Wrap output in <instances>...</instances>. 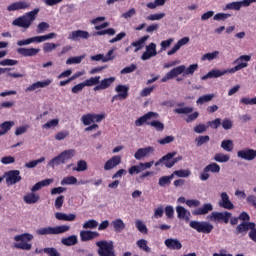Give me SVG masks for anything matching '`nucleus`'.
<instances>
[{
  "label": "nucleus",
  "mask_w": 256,
  "mask_h": 256,
  "mask_svg": "<svg viewBox=\"0 0 256 256\" xmlns=\"http://www.w3.org/2000/svg\"><path fill=\"white\" fill-rule=\"evenodd\" d=\"M62 245H65L66 247H73V245H77L78 240L76 235H71L66 238L61 239Z\"/></svg>",
  "instance_id": "34"
},
{
  "label": "nucleus",
  "mask_w": 256,
  "mask_h": 256,
  "mask_svg": "<svg viewBox=\"0 0 256 256\" xmlns=\"http://www.w3.org/2000/svg\"><path fill=\"white\" fill-rule=\"evenodd\" d=\"M99 256H117L115 255V248L113 242H107L105 240L96 242Z\"/></svg>",
  "instance_id": "8"
},
{
  "label": "nucleus",
  "mask_w": 256,
  "mask_h": 256,
  "mask_svg": "<svg viewBox=\"0 0 256 256\" xmlns=\"http://www.w3.org/2000/svg\"><path fill=\"white\" fill-rule=\"evenodd\" d=\"M91 61H102V63H107V61H111L113 57L105 58L103 54H97L90 57Z\"/></svg>",
  "instance_id": "57"
},
{
  "label": "nucleus",
  "mask_w": 256,
  "mask_h": 256,
  "mask_svg": "<svg viewBox=\"0 0 256 256\" xmlns=\"http://www.w3.org/2000/svg\"><path fill=\"white\" fill-rule=\"evenodd\" d=\"M182 73H185V65H180L176 68H173L162 78L161 81L162 83H167V81L175 79V77H178V75H181Z\"/></svg>",
  "instance_id": "15"
},
{
  "label": "nucleus",
  "mask_w": 256,
  "mask_h": 256,
  "mask_svg": "<svg viewBox=\"0 0 256 256\" xmlns=\"http://www.w3.org/2000/svg\"><path fill=\"white\" fill-rule=\"evenodd\" d=\"M189 226L192 229H195V231H197L198 233H205L206 235H209V233L213 231V224L205 221H191L189 223Z\"/></svg>",
  "instance_id": "9"
},
{
  "label": "nucleus",
  "mask_w": 256,
  "mask_h": 256,
  "mask_svg": "<svg viewBox=\"0 0 256 256\" xmlns=\"http://www.w3.org/2000/svg\"><path fill=\"white\" fill-rule=\"evenodd\" d=\"M77 184V178L74 176L64 177L61 181V185H75Z\"/></svg>",
  "instance_id": "54"
},
{
  "label": "nucleus",
  "mask_w": 256,
  "mask_h": 256,
  "mask_svg": "<svg viewBox=\"0 0 256 256\" xmlns=\"http://www.w3.org/2000/svg\"><path fill=\"white\" fill-rule=\"evenodd\" d=\"M199 69V64H191L188 68H185L184 75H193Z\"/></svg>",
  "instance_id": "60"
},
{
  "label": "nucleus",
  "mask_w": 256,
  "mask_h": 256,
  "mask_svg": "<svg viewBox=\"0 0 256 256\" xmlns=\"http://www.w3.org/2000/svg\"><path fill=\"white\" fill-rule=\"evenodd\" d=\"M171 179H173V174H171L170 176H162L159 178L158 185H160V187H165V185H170Z\"/></svg>",
  "instance_id": "50"
},
{
  "label": "nucleus",
  "mask_w": 256,
  "mask_h": 256,
  "mask_svg": "<svg viewBox=\"0 0 256 256\" xmlns=\"http://www.w3.org/2000/svg\"><path fill=\"white\" fill-rule=\"evenodd\" d=\"M255 222H242L236 227L235 235H246Z\"/></svg>",
  "instance_id": "24"
},
{
  "label": "nucleus",
  "mask_w": 256,
  "mask_h": 256,
  "mask_svg": "<svg viewBox=\"0 0 256 256\" xmlns=\"http://www.w3.org/2000/svg\"><path fill=\"white\" fill-rule=\"evenodd\" d=\"M231 212H212L211 215L208 216V219L210 221L218 222V223H229V220L231 219Z\"/></svg>",
  "instance_id": "10"
},
{
  "label": "nucleus",
  "mask_w": 256,
  "mask_h": 256,
  "mask_svg": "<svg viewBox=\"0 0 256 256\" xmlns=\"http://www.w3.org/2000/svg\"><path fill=\"white\" fill-rule=\"evenodd\" d=\"M96 237H99V232H93L90 230H82L80 232V238L83 242L93 241V239H96Z\"/></svg>",
  "instance_id": "27"
},
{
  "label": "nucleus",
  "mask_w": 256,
  "mask_h": 256,
  "mask_svg": "<svg viewBox=\"0 0 256 256\" xmlns=\"http://www.w3.org/2000/svg\"><path fill=\"white\" fill-rule=\"evenodd\" d=\"M210 140H211V138L207 135L198 136L195 138V143H196L197 147H201L202 145H205V143H209Z\"/></svg>",
  "instance_id": "45"
},
{
  "label": "nucleus",
  "mask_w": 256,
  "mask_h": 256,
  "mask_svg": "<svg viewBox=\"0 0 256 256\" xmlns=\"http://www.w3.org/2000/svg\"><path fill=\"white\" fill-rule=\"evenodd\" d=\"M15 249H21L22 251H31L32 245L29 244V241H33V235L29 233H24L20 235H16L14 237Z\"/></svg>",
  "instance_id": "5"
},
{
  "label": "nucleus",
  "mask_w": 256,
  "mask_h": 256,
  "mask_svg": "<svg viewBox=\"0 0 256 256\" xmlns=\"http://www.w3.org/2000/svg\"><path fill=\"white\" fill-rule=\"evenodd\" d=\"M213 210V204L211 203H206L203 204L202 207L194 210L192 213L193 215H207V213H209V211Z\"/></svg>",
  "instance_id": "31"
},
{
  "label": "nucleus",
  "mask_w": 256,
  "mask_h": 256,
  "mask_svg": "<svg viewBox=\"0 0 256 256\" xmlns=\"http://www.w3.org/2000/svg\"><path fill=\"white\" fill-rule=\"evenodd\" d=\"M40 51L39 48H18L17 54L22 57H35Z\"/></svg>",
  "instance_id": "23"
},
{
  "label": "nucleus",
  "mask_w": 256,
  "mask_h": 256,
  "mask_svg": "<svg viewBox=\"0 0 256 256\" xmlns=\"http://www.w3.org/2000/svg\"><path fill=\"white\" fill-rule=\"evenodd\" d=\"M44 253H46L49 256H61L59 251H57L54 247L44 248Z\"/></svg>",
  "instance_id": "62"
},
{
  "label": "nucleus",
  "mask_w": 256,
  "mask_h": 256,
  "mask_svg": "<svg viewBox=\"0 0 256 256\" xmlns=\"http://www.w3.org/2000/svg\"><path fill=\"white\" fill-rule=\"evenodd\" d=\"M158 117H159V114L157 112H148L143 116H141L140 118H138L137 120H135V125L136 127H141L143 126L144 123H146V125H150V127H154L156 131H164L165 124H163L161 121L153 120L151 122H148L149 120L157 119Z\"/></svg>",
  "instance_id": "2"
},
{
  "label": "nucleus",
  "mask_w": 256,
  "mask_h": 256,
  "mask_svg": "<svg viewBox=\"0 0 256 256\" xmlns=\"http://www.w3.org/2000/svg\"><path fill=\"white\" fill-rule=\"evenodd\" d=\"M248 61H251V56L242 55L234 61V63H238V65H236L235 67L227 70L213 69L209 71L206 75L202 76L201 79L202 81H205L207 79H217L218 77H223V75H227V73H230V74L237 73V71H241V69H245V67H247Z\"/></svg>",
  "instance_id": "1"
},
{
  "label": "nucleus",
  "mask_w": 256,
  "mask_h": 256,
  "mask_svg": "<svg viewBox=\"0 0 256 256\" xmlns=\"http://www.w3.org/2000/svg\"><path fill=\"white\" fill-rule=\"evenodd\" d=\"M99 225L97 220H88L83 224V229H96V227Z\"/></svg>",
  "instance_id": "59"
},
{
  "label": "nucleus",
  "mask_w": 256,
  "mask_h": 256,
  "mask_svg": "<svg viewBox=\"0 0 256 256\" xmlns=\"http://www.w3.org/2000/svg\"><path fill=\"white\" fill-rule=\"evenodd\" d=\"M91 37L85 30H74L68 35L69 41H80L81 39L87 40Z\"/></svg>",
  "instance_id": "17"
},
{
  "label": "nucleus",
  "mask_w": 256,
  "mask_h": 256,
  "mask_svg": "<svg viewBox=\"0 0 256 256\" xmlns=\"http://www.w3.org/2000/svg\"><path fill=\"white\" fill-rule=\"evenodd\" d=\"M220 171L221 166L215 162H212L203 169V172L200 174V180L207 181L210 177L209 173H220Z\"/></svg>",
  "instance_id": "11"
},
{
  "label": "nucleus",
  "mask_w": 256,
  "mask_h": 256,
  "mask_svg": "<svg viewBox=\"0 0 256 256\" xmlns=\"http://www.w3.org/2000/svg\"><path fill=\"white\" fill-rule=\"evenodd\" d=\"M166 2L167 0H155L154 2H149L146 7H148V9H157V7H163Z\"/></svg>",
  "instance_id": "47"
},
{
  "label": "nucleus",
  "mask_w": 256,
  "mask_h": 256,
  "mask_svg": "<svg viewBox=\"0 0 256 256\" xmlns=\"http://www.w3.org/2000/svg\"><path fill=\"white\" fill-rule=\"evenodd\" d=\"M248 237L251 239V241H254V243H256V224H255V222H254L252 228H250Z\"/></svg>",
  "instance_id": "64"
},
{
  "label": "nucleus",
  "mask_w": 256,
  "mask_h": 256,
  "mask_svg": "<svg viewBox=\"0 0 256 256\" xmlns=\"http://www.w3.org/2000/svg\"><path fill=\"white\" fill-rule=\"evenodd\" d=\"M100 81L101 76H95L85 80L83 83L84 87H93V85H99Z\"/></svg>",
  "instance_id": "38"
},
{
  "label": "nucleus",
  "mask_w": 256,
  "mask_h": 256,
  "mask_svg": "<svg viewBox=\"0 0 256 256\" xmlns=\"http://www.w3.org/2000/svg\"><path fill=\"white\" fill-rule=\"evenodd\" d=\"M221 147L224 151L231 153V151H233V140H223L221 142Z\"/></svg>",
  "instance_id": "48"
},
{
  "label": "nucleus",
  "mask_w": 256,
  "mask_h": 256,
  "mask_svg": "<svg viewBox=\"0 0 256 256\" xmlns=\"http://www.w3.org/2000/svg\"><path fill=\"white\" fill-rule=\"evenodd\" d=\"M241 7H243V1L231 2L226 5L225 10L231 9L233 11H239Z\"/></svg>",
  "instance_id": "42"
},
{
  "label": "nucleus",
  "mask_w": 256,
  "mask_h": 256,
  "mask_svg": "<svg viewBox=\"0 0 256 256\" xmlns=\"http://www.w3.org/2000/svg\"><path fill=\"white\" fill-rule=\"evenodd\" d=\"M55 217L58 221H75L77 215L75 214H65L63 212H56Z\"/></svg>",
  "instance_id": "32"
},
{
  "label": "nucleus",
  "mask_w": 256,
  "mask_h": 256,
  "mask_svg": "<svg viewBox=\"0 0 256 256\" xmlns=\"http://www.w3.org/2000/svg\"><path fill=\"white\" fill-rule=\"evenodd\" d=\"M237 157L244 159V161H254L256 159V150L251 148L242 149L237 152Z\"/></svg>",
  "instance_id": "16"
},
{
  "label": "nucleus",
  "mask_w": 256,
  "mask_h": 256,
  "mask_svg": "<svg viewBox=\"0 0 256 256\" xmlns=\"http://www.w3.org/2000/svg\"><path fill=\"white\" fill-rule=\"evenodd\" d=\"M151 57H157V44L150 43L146 46V51L141 55L142 61H149Z\"/></svg>",
  "instance_id": "18"
},
{
  "label": "nucleus",
  "mask_w": 256,
  "mask_h": 256,
  "mask_svg": "<svg viewBox=\"0 0 256 256\" xmlns=\"http://www.w3.org/2000/svg\"><path fill=\"white\" fill-rule=\"evenodd\" d=\"M147 39H149V35L143 36L138 41L131 43V47H135V53H137V51H141V49L145 47V41H147Z\"/></svg>",
  "instance_id": "33"
},
{
  "label": "nucleus",
  "mask_w": 256,
  "mask_h": 256,
  "mask_svg": "<svg viewBox=\"0 0 256 256\" xmlns=\"http://www.w3.org/2000/svg\"><path fill=\"white\" fill-rule=\"evenodd\" d=\"M75 153V149L64 150L58 156H55L48 162V167L55 169V165H65L67 161H71V159H73Z\"/></svg>",
  "instance_id": "4"
},
{
  "label": "nucleus",
  "mask_w": 256,
  "mask_h": 256,
  "mask_svg": "<svg viewBox=\"0 0 256 256\" xmlns=\"http://www.w3.org/2000/svg\"><path fill=\"white\" fill-rule=\"evenodd\" d=\"M31 7V3L28 1H18V2H13L9 6H7V11H20L21 9H29Z\"/></svg>",
  "instance_id": "20"
},
{
  "label": "nucleus",
  "mask_w": 256,
  "mask_h": 256,
  "mask_svg": "<svg viewBox=\"0 0 256 256\" xmlns=\"http://www.w3.org/2000/svg\"><path fill=\"white\" fill-rule=\"evenodd\" d=\"M15 125V122L13 121H5L2 124H0V137L5 135L6 133H9L11 131V127Z\"/></svg>",
  "instance_id": "36"
},
{
  "label": "nucleus",
  "mask_w": 256,
  "mask_h": 256,
  "mask_svg": "<svg viewBox=\"0 0 256 256\" xmlns=\"http://www.w3.org/2000/svg\"><path fill=\"white\" fill-rule=\"evenodd\" d=\"M49 23L47 22H40L37 26L36 33H45L47 29H49Z\"/></svg>",
  "instance_id": "61"
},
{
  "label": "nucleus",
  "mask_w": 256,
  "mask_h": 256,
  "mask_svg": "<svg viewBox=\"0 0 256 256\" xmlns=\"http://www.w3.org/2000/svg\"><path fill=\"white\" fill-rule=\"evenodd\" d=\"M240 103L242 105H256V97L254 98H247V97H244L240 100Z\"/></svg>",
  "instance_id": "63"
},
{
  "label": "nucleus",
  "mask_w": 256,
  "mask_h": 256,
  "mask_svg": "<svg viewBox=\"0 0 256 256\" xmlns=\"http://www.w3.org/2000/svg\"><path fill=\"white\" fill-rule=\"evenodd\" d=\"M59 45L60 44H56L53 42L44 43L43 51H44V53H51V51H55V49H57V47H59Z\"/></svg>",
  "instance_id": "41"
},
{
  "label": "nucleus",
  "mask_w": 256,
  "mask_h": 256,
  "mask_svg": "<svg viewBox=\"0 0 256 256\" xmlns=\"http://www.w3.org/2000/svg\"><path fill=\"white\" fill-rule=\"evenodd\" d=\"M135 225L140 233L147 235V233H148L147 226L145 225V223H143V221L136 220Z\"/></svg>",
  "instance_id": "52"
},
{
  "label": "nucleus",
  "mask_w": 256,
  "mask_h": 256,
  "mask_svg": "<svg viewBox=\"0 0 256 256\" xmlns=\"http://www.w3.org/2000/svg\"><path fill=\"white\" fill-rule=\"evenodd\" d=\"M153 163H155L154 161H150V162H140L138 165H134L131 166L128 169V173L129 175H139V173H143V171H145V169H151V167H153Z\"/></svg>",
  "instance_id": "14"
},
{
  "label": "nucleus",
  "mask_w": 256,
  "mask_h": 256,
  "mask_svg": "<svg viewBox=\"0 0 256 256\" xmlns=\"http://www.w3.org/2000/svg\"><path fill=\"white\" fill-rule=\"evenodd\" d=\"M164 245L167 247V249L176 250L179 251V249L183 248V244L177 239L174 238H168L164 241Z\"/></svg>",
  "instance_id": "25"
},
{
  "label": "nucleus",
  "mask_w": 256,
  "mask_h": 256,
  "mask_svg": "<svg viewBox=\"0 0 256 256\" xmlns=\"http://www.w3.org/2000/svg\"><path fill=\"white\" fill-rule=\"evenodd\" d=\"M85 59V55L70 57L66 61V65H79Z\"/></svg>",
  "instance_id": "39"
},
{
  "label": "nucleus",
  "mask_w": 256,
  "mask_h": 256,
  "mask_svg": "<svg viewBox=\"0 0 256 256\" xmlns=\"http://www.w3.org/2000/svg\"><path fill=\"white\" fill-rule=\"evenodd\" d=\"M137 247L141 249V251H144L145 253H151V248L147 245V240L140 239L136 242Z\"/></svg>",
  "instance_id": "40"
},
{
  "label": "nucleus",
  "mask_w": 256,
  "mask_h": 256,
  "mask_svg": "<svg viewBox=\"0 0 256 256\" xmlns=\"http://www.w3.org/2000/svg\"><path fill=\"white\" fill-rule=\"evenodd\" d=\"M221 200L219 202V207H222L223 209H228V211H231V209H235V205H233V202L229 199V195L227 192H222L220 194Z\"/></svg>",
  "instance_id": "19"
},
{
  "label": "nucleus",
  "mask_w": 256,
  "mask_h": 256,
  "mask_svg": "<svg viewBox=\"0 0 256 256\" xmlns=\"http://www.w3.org/2000/svg\"><path fill=\"white\" fill-rule=\"evenodd\" d=\"M51 183H53V179L52 178H47L44 179L38 183H36L32 188H31V192L35 193L37 191H39L42 187H49V185H51Z\"/></svg>",
  "instance_id": "30"
},
{
  "label": "nucleus",
  "mask_w": 256,
  "mask_h": 256,
  "mask_svg": "<svg viewBox=\"0 0 256 256\" xmlns=\"http://www.w3.org/2000/svg\"><path fill=\"white\" fill-rule=\"evenodd\" d=\"M39 199H41L39 194L34 192H30L23 197V201L26 202L27 205H35V203H38Z\"/></svg>",
  "instance_id": "28"
},
{
  "label": "nucleus",
  "mask_w": 256,
  "mask_h": 256,
  "mask_svg": "<svg viewBox=\"0 0 256 256\" xmlns=\"http://www.w3.org/2000/svg\"><path fill=\"white\" fill-rule=\"evenodd\" d=\"M115 92L118 94L112 97V103L113 101H123L129 97V87L126 85L116 86Z\"/></svg>",
  "instance_id": "13"
},
{
  "label": "nucleus",
  "mask_w": 256,
  "mask_h": 256,
  "mask_svg": "<svg viewBox=\"0 0 256 256\" xmlns=\"http://www.w3.org/2000/svg\"><path fill=\"white\" fill-rule=\"evenodd\" d=\"M81 121L85 126L91 125V123H93V113L84 114L81 117Z\"/></svg>",
  "instance_id": "55"
},
{
  "label": "nucleus",
  "mask_w": 256,
  "mask_h": 256,
  "mask_svg": "<svg viewBox=\"0 0 256 256\" xmlns=\"http://www.w3.org/2000/svg\"><path fill=\"white\" fill-rule=\"evenodd\" d=\"M71 227L69 225H60L55 227H42L36 230L38 235H61L62 233H67Z\"/></svg>",
  "instance_id": "6"
},
{
  "label": "nucleus",
  "mask_w": 256,
  "mask_h": 256,
  "mask_svg": "<svg viewBox=\"0 0 256 256\" xmlns=\"http://www.w3.org/2000/svg\"><path fill=\"white\" fill-rule=\"evenodd\" d=\"M174 113H177L178 115H189V113H193V107H183V108H176L174 109Z\"/></svg>",
  "instance_id": "46"
},
{
  "label": "nucleus",
  "mask_w": 256,
  "mask_h": 256,
  "mask_svg": "<svg viewBox=\"0 0 256 256\" xmlns=\"http://www.w3.org/2000/svg\"><path fill=\"white\" fill-rule=\"evenodd\" d=\"M117 165H121V156L116 155L110 158L106 163L104 164V171H111V169H115Z\"/></svg>",
  "instance_id": "22"
},
{
  "label": "nucleus",
  "mask_w": 256,
  "mask_h": 256,
  "mask_svg": "<svg viewBox=\"0 0 256 256\" xmlns=\"http://www.w3.org/2000/svg\"><path fill=\"white\" fill-rule=\"evenodd\" d=\"M73 171L81 173V171H87V162L85 160H80L77 162V167L73 168Z\"/></svg>",
  "instance_id": "56"
},
{
  "label": "nucleus",
  "mask_w": 256,
  "mask_h": 256,
  "mask_svg": "<svg viewBox=\"0 0 256 256\" xmlns=\"http://www.w3.org/2000/svg\"><path fill=\"white\" fill-rule=\"evenodd\" d=\"M45 161V157H41L38 160H32L25 164L26 169H34V167H37L39 163H43Z\"/></svg>",
  "instance_id": "51"
},
{
  "label": "nucleus",
  "mask_w": 256,
  "mask_h": 256,
  "mask_svg": "<svg viewBox=\"0 0 256 256\" xmlns=\"http://www.w3.org/2000/svg\"><path fill=\"white\" fill-rule=\"evenodd\" d=\"M69 137V130H62L55 134L54 138L56 141H63Z\"/></svg>",
  "instance_id": "49"
},
{
  "label": "nucleus",
  "mask_w": 256,
  "mask_h": 256,
  "mask_svg": "<svg viewBox=\"0 0 256 256\" xmlns=\"http://www.w3.org/2000/svg\"><path fill=\"white\" fill-rule=\"evenodd\" d=\"M51 83V80L47 79L44 81H38L33 84H31L26 91H35V89H43L44 87H49V84Z\"/></svg>",
  "instance_id": "29"
},
{
  "label": "nucleus",
  "mask_w": 256,
  "mask_h": 256,
  "mask_svg": "<svg viewBox=\"0 0 256 256\" xmlns=\"http://www.w3.org/2000/svg\"><path fill=\"white\" fill-rule=\"evenodd\" d=\"M111 225L116 233H121V231L125 230V222L121 218L112 221Z\"/></svg>",
  "instance_id": "35"
},
{
  "label": "nucleus",
  "mask_w": 256,
  "mask_h": 256,
  "mask_svg": "<svg viewBox=\"0 0 256 256\" xmlns=\"http://www.w3.org/2000/svg\"><path fill=\"white\" fill-rule=\"evenodd\" d=\"M229 159V155L223 153H216L214 156V161H217V163H227Z\"/></svg>",
  "instance_id": "43"
},
{
  "label": "nucleus",
  "mask_w": 256,
  "mask_h": 256,
  "mask_svg": "<svg viewBox=\"0 0 256 256\" xmlns=\"http://www.w3.org/2000/svg\"><path fill=\"white\" fill-rule=\"evenodd\" d=\"M179 161H183V156H178L176 158L172 157V159H169L168 162H166V168L171 169L175 164L179 163Z\"/></svg>",
  "instance_id": "53"
},
{
  "label": "nucleus",
  "mask_w": 256,
  "mask_h": 256,
  "mask_svg": "<svg viewBox=\"0 0 256 256\" xmlns=\"http://www.w3.org/2000/svg\"><path fill=\"white\" fill-rule=\"evenodd\" d=\"M39 8H35L34 10L25 13L23 16H20L16 18L13 22L12 25L15 27H21L22 29H29L31 25H33V21L37 19V15H39Z\"/></svg>",
  "instance_id": "3"
},
{
  "label": "nucleus",
  "mask_w": 256,
  "mask_h": 256,
  "mask_svg": "<svg viewBox=\"0 0 256 256\" xmlns=\"http://www.w3.org/2000/svg\"><path fill=\"white\" fill-rule=\"evenodd\" d=\"M214 95L213 94H206L198 98L196 101L197 105H203L205 103H209V101L213 100Z\"/></svg>",
  "instance_id": "44"
},
{
  "label": "nucleus",
  "mask_w": 256,
  "mask_h": 256,
  "mask_svg": "<svg viewBox=\"0 0 256 256\" xmlns=\"http://www.w3.org/2000/svg\"><path fill=\"white\" fill-rule=\"evenodd\" d=\"M153 151H155V148H153L152 146H148L145 148H139L135 152L134 157H135V159H137V161H141V159H143V157H147L149 155V153H153Z\"/></svg>",
  "instance_id": "26"
},
{
  "label": "nucleus",
  "mask_w": 256,
  "mask_h": 256,
  "mask_svg": "<svg viewBox=\"0 0 256 256\" xmlns=\"http://www.w3.org/2000/svg\"><path fill=\"white\" fill-rule=\"evenodd\" d=\"M175 155H177V152H169L168 154L164 155L162 158H160L156 163H155V167H159V165H161V163H163V165L166 166V163L169 161V159H173V157H175Z\"/></svg>",
  "instance_id": "37"
},
{
  "label": "nucleus",
  "mask_w": 256,
  "mask_h": 256,
  "mask_svg": "<svg viewBox=\"0 0 256 256\" xmlns=\"http://www.w3.org/2000/svg\"><path fill=\"white\" fill-rule=\"evenodd\" d=\"M176 213L178 219H185V217H187V209H185L183 206H177Z\"/></svg>",
  "instance_id": "58"
},
{
  "label": "nucleus",
  "mask_w": 256,
  "mask_h": 256,
  "mask_svg": "<svg viewBox=\"0 0 256 256\" xmlns=\"http://www.w3.org/2000/svg\"><path fill=\"white\" fill-rule=\"evenodd\" d=\"M57 33L51 32L42 36H34L25 40H19L17 42L18 47H23L25 45H31V43H43L44 41H49L50 39H55Z\"/></svg>",
  "instance_id": "7"
},
{
  "label": "nucleus",
  "mask_w": 256,
  "mask_h": 256,
  "mask_svg": "<svg viewBox=\"0 0 256 256\" xmlns=\"http://www.w3.org/2000/svg\"><path fill=\"white\" fill-rule=\"evenodd\" d=\"M4 177L6 178V185H16V183H19L21 179V172L19 170H10L8 172H5Z\"/></svg>",
  "instance_id": "12"
},
{
  "label": "nucleus",
  "mask_w": 256,
  "mask_h": 256,
  "mask_svg": "<svg viewBox=\"0 0 256 256\" xmlns=\"http://www.w3.org/2000/svg\"><path fill=\"white\" fill-rule=\"evenodd\" d=\"M115 83V77H109L101 80V82L94 87V91H105V89H109L112 84Z\"/></svg>",
  "instance_id": "21"
}]
</instances>
